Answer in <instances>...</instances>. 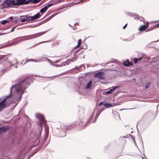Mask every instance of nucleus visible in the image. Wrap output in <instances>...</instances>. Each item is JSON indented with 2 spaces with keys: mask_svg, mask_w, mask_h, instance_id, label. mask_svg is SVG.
Segmentation results:
<instances>
[{
  "mask_svg": "<svg viewBox=\"0 0 159 159\" xmlns=\"http://www.w3.org/2000/svg\"><path fill=\"white\" fill-rule=\"evenodd\" d=\"M45 7H47V9H48V8L49 7H51V6H50V4H48L47 6H45Z\"/></svg>",
  "mask_w": 159,
  "mask_h": 159,
  "instance_id": "nucleus-41",
  "label": "nucleus"
},
{
  "mask_svg": "<svg viewBox=\"0 0 159 159\" xmlns=\"http://www.w3.org/2000/svg\"><path fill=\"white\" fill-rule=\"evenodd\" d=\"M8 22V21L7 20H2V21H1L0 22H1V24H2V25H4L6 23H7Z\"/></svg>",
  "mask_w": 159,
  "mask_h": 159,
  "instance_id": "nucleus-24",
  "label": "nucleus"
},
{
  "mask_svg": "<svg viewBox=\"0 0 159 159\" xmlns=\"http://www.w3.org/2000/svg\"><path fill=\"white\" fill-rule=\"evenodd\" d=\"M54 4H53V3H51V4H50V5L51 6H52L53 5H54Z\"/></svg>",
  "mask_w": 159,
  "mask_h": 159,
  "instance_id": "nucleus-52",
  "label": "nucleus"
},
{
  "mask_svg": "<svg viewBox=\"0 0 159 159\" xmlns=\"http://www.w3.org/2000/svg\"><path fill=\"white\" fill-rule=\"evenodd\" d=\"M132 63L129 61V60H127L126 62H123V65L125 66H131L132 65Z\"/></svg>",
  "mask_w": 159,
  "mask_h": 159,
  "instance_id": "nucleus-14",
  "label": "nucleus"
},
{
  "mask_svg": "<svg viewBox=\"0 0 159 159\" xmlns=\"http://www.w3.org/2000/svg\"><path fill=\"white\" fill-rule=\"evenodd\" d=\"M92 82L91 81H90L86 85V88L87 89L90 88L92 85Z\"/></svg>",
  "mask_w": 159,
  "mask_h": 159,
  "instance_id": "nucleus-21",
  "label": "nucleus"
},
{
  "mask_svg": "<svg viewBox=\"0 0 159 159\" xmlns=\"http://www.w3.org/2000/svg\"><path fill=\"white\" fill-rule=\"evenodd\" d=\"M30 157H28L27 159H30Z\"/></svg>",
  "mask_w": 159,
  "mask_h": 159,
  "instance_id": "nucleus-61",
  "label": "nucleus"
},
{
  "mask_svg": "<svg viewBox=\"0 0 159 159\" xmlns=\"http://www.w3.org/2000/svg\"><path fill=\"white\" fill-rule=\"evenodd\" d=\"M30 80L25 79L19 82L15 85L12 86L10 90V94L6 96V98L3 99L1 102L6 103V101L7 98H11L13 95V92L16 93L17 95L20 93L19 97L16 101L19 102L21 99L22 95L24 93L25 90L26 89V86H28L30 85Z\"/></svg>",
  "mask_w": 159,
  "mask_h": 159,
  "instance_id": "nucleus-1",
  "label": "nucleus"
},
{
  "mask_svg": "<svg viewBox=\"0 0 159 159\" xmlns=\"http://www.w3.org/2000/svg\"><path fill=\"white\" fill-rule=\"evenodd\" d=\"M33 0H27V1L26 0V5L29 4L30 2H33Z\"/></svg>",
  "mask_w": 159,
  "mask_h": 159,
  "instance_id": "nucleus-25",
  "label": "nucleus"
},
{
  "mask_svg": "<svg viewBox=\"0 0 159 159\" xmlns=\"http://www.w3.org/2000/svg\"><path fill=\"white\" fill-rule=\"evenodd\" d=\"M69 26H71V27H73L71 25H70V24H69Z\"/></svg>",
  "mask_w": 159,
  "mask_h": 159,
  "instance_id": "nucleus-57",
  "label": "nucleus"
},
{
  "mask_svg": "<svg viewBox=\"0 0 159 159\" xmlns=\"http://www.w3.org/2000/svg\"><path fill=\"white\" fill-rule=\"evenodd\" d=\"M93 113H92V114L89 117V119L88 120V122L89 123H93V122H94L96 121V120L95 119V120L93 121H92V120L93 118V116L94 115V110H93Z\"/></svg>",
  "mask_w": 159,
  "mask_h": 159,
  "instance_id": "nucleus-12",
  "label": "nucleus"
},
{
  "mask_svg": "<svg viewBox=\"0 0 159 159\" xmlns=\"http://www.w3.org/2000/svg\"><path fill=\"white\" fill-rule=\"evenodd\" d=\"M35 154H34V152H33L32 154L29 155V157L31 158Z\"/></svg>",
  "mask_w": 159,
  "mask_h": 159,
  "instance_id": "nucleus-36",
  "label": "nucleus"
},
{
  "mask_svg": "<svg viewBox=\"0 0 159 159\" xmlns=\"http://www.w3.org/2000/svg\"><path fill=\"white\" fill-rule=\"evenodd\" d=\"M80 66L83 69H85V66L83 65H81Z\"/></svg>",
  "mask_w": 159,
  "mask_h": 159,
  "instance_id": "nucleus-40",
  "label": "nucleus"
},
{
  "mask_svg": "<svg viewBox=\"0 0 159 159\" xmlns=\"http://www.w3.org/2000/svg\"><path fill=\"white\" fill-rule=\"evenodd\" d=\"M18 63V62L17 61V62H16V64H17Z\"/></svg>",
  "mask_w": 159,
  "mask_h": 159,
  "instance_id": "nucleus-64",
  "label": "nucleus"
},
{
  "mask_svg": "<svg viewBox=\"0 0 159 159\" xmlns=\"http://www.w3.org/2000/svg\"><path fill=\"white\" fill-rule=\"evenodd\" d=\"M40 17V14L39 13H38L36 14L33 16H30V17H31V21L32 22L34 20L39 19Z\"/></svg>",
  "mask_w": 159,
  "mask_h": 159,
  "instance_id": "nucleus-9",
  "label": "nucleus"
},
{
  "mask_svg": "<svg viewBox=\"0 0 159 159\" xmlns=\"http://www.w3.org/2000/svg\"><path fill=\"white\" fill-rule=\"evenodd\" d=\"M20 18H18V19H15V20H14V22H15V23H16L17 22V21H18V20H20Z\"/></svg>",
  "mask_w": 159,
  "mask_h": 159,
  "instance_id": "nucleus-33",
  "label": "nucleus"
},
{
  "mask_svg": "<svg viewBox=\"0 0 159 159\" xmlns=\"http://www.w3.org/2000/svg\"><path fill=\"white\" fill-rule=\"evenodd\" d=\"M138 61V58H135L134 59V62L135 64L137 63Z\"/></svg>",
  "mask_w": 159,
  "mask_h": 159,
  "instance_id": "nucleus-37",
  "label": "nucleus"
},
{
  "mask_svg": "<svg viewBox=\"0 0 159 159\" xmlns=\"http://www.w3.org/2000/svg\"><path fill=\"white\" fill-rule=\"evenodd\" d=\"M80 46L79 45H76L75 47V48H74V49L75 50H76V49H77V48H78Z\"/></svg>",
  "mask_w": 159,
  "mask_h": 159,
  "instance_id": "nucleus-42",
  "label": "nucleus"
},
{
  "mask_svg": "<svg viewBox=\"0 0 159 159\" xmlns=\"http://www.w3.org/2000/svg\"><path fill=\"white\" fill-rule=\"evenodd\" d=\"M4 34V33H3V34H0V35H2V34Z\"/></svg>",
  "mask_w": 159,
  "mask_h": 159,
  "instance_id": "nucleus-63",
  "label": "nucleus"
},
{
  "mask_svg": "<svg viewBox=\"0 0 159 159\" xmlns=\"http://www.w3.org/2000/svg\"><path fill=\"white\" fill-rule=\"evenodd\" d=\"M81 40L80 39L78 41L77 45H78L80 46L81 44Z\"/></svg>",
  "mask_w": 159,
  "mask_h": 159,
  "instance_id": "nucleus-30",
  "label": "nucleus"
},
{
  "mask_svg": "<svg viewBox=\"0 0 159 159\" xmlns=\"http://www.w3.org/2000/svg\"><path fill=\"white\" fill-rule=\"evenodd\" d=\"M59 61H59L58 60H56V61H55L54 62L53 61L52 62L54 63H56L59 62Z\"/></svg>",
  "mask_w": 159,
  "mask_h": 159,
  "instance_id": "nucleus-43",
  "label": "nucleus"
},
{
  "mask_svg": "<svg viewBox=\"0 0 159 159\" xmlns=\"http://www.w3.org/2000/svg\"><path fill=\"white\" fill-rule=\"evenodd\" d=\"M30 157H28L27 159H30Z\"/></svg>",
  "mask_w": 159,
  "mask_h": 159,
  "instance_id": "nucleus-60",
  "label": "nucleus"
},
{
  "mask_svg": "<svg viewBox=\"0 0 159 159\" xmlns=\"http://www.w3.org/2000/svg\"><path fill=\"white\" fill-rule=\"evenodd\" d=\"M49 134L48 128L47 127L45 128V131L44 134V137L42 142H41L40 145L43 146L45 143V141L48 137Z\"/></svg>",
  "mask_w": 159,
  "mask_h": 159,
  "instance_id": "nucleus-5",
  "label": "nucleus"
},
{
  "mask_svg": "<svg viewBox=\"0 0 159 159\" xmlns=\"http://www.w3.org/2000/svg\"><path fill=\"white\" fill-rule=\"evenodd\" d=\"M127 14L128 15L130 16H134V14L133 13H132L130 12H128L127 13Z\"/></svg>",
  "mask_w": 159,
  "mask_h": 159,
  "instance_id": "nucleus-29",
  "label": "nucleus"
},
{
  "mask_svg": "<svg viewBox=\"0 0 159 159\" xmlns=\"http://www.w3.org/2000/svg\"><path fill=\"white\" fill-rule=\"evenodd\" d=\"M26 17V21L27 22H30L31 21L30 19L31 17H30V16L28 17L27 15H23V16H20V18H22L23 17Z\"/></svg>",
  "mask_w": 159,
  "mask_h": 159,
  "instance_id": "nucleus-18",
  "label": "nucleus"
},
{
  "mask_svg": "<svg viewBox=\"0 0 159 159\" xmlns=\"http://www.w3.org/2000/svg\"><path fill=\"white\" fill-rule=\"evenodd\" d=\"M59 1V2H61V1H63V0H58Z\"/></svg>",
  "mask_w": 159,
  "mask_h": 159,
  "instance_id": "nucleus-53",
  "label": "nucleus"
},
{
  "mask_svg": "<svg viewBox=\"0 0 159 159\" xmlns=\"http://www.w3.org/2000/svg\"><path fill=\"white\" fill-rule=\"evenodd\" d=\"M110 107H112V105L111 104H110Z\"/></svg>",
  "mask_w": 159,
  "mask_h": 159,
  "instance_id": "nucleus-56",
  "label": "nucleus"
},
{
  "mask_svg": "<svg viewBox=\"0 0 159 159\" xmlns=\"http://www.w3.org/2000/svg\"><path fill=\"white\" fill-rule=\"evenodd\" d=\"M47 60L49 63H51V64L53 66H60L58 65H54L51 63V61L48 59V58L46 57H41L40 58L39 60H36L34 59H29L28 60V61H33L36 62H38L40 61H43Z\"/></svg>",
  "mask_w": 159,
  "mask_h": 159,
  "instance_id": "nucleus-4",
  "label": "nucleus"
},
{
  "mask_svg": "<svg viewBox=\"0 0 159 159\" xmlns=\"http://www.w3.org/2000/svg\"><path fill=\"white\" fill-rule=\"evenodd\" d=\"M104 73L102 72H100L95 74L94 77L96 78L102 79H103V75Z\"/></svg>",
  "mask_w": 159,
  "mask_h": 159,
  "instance_id": "nucleus-7",
  "label": "nucleus"
},
{
  "mask_svg": "<svg viewBox=\"0 0 159 159\" xmlns=\"http://www.w3.org/2000/svg\"><path fill=\"white\" fill-rule=\"evenodd\" d=\"M16 28V26H14L11 29V32H12L14 31V29H15Z\"/></svg>",
  "mask_w": 159,
  "mask_h": 159,
  "instance_id": "nucleus-39",
  "label": "nucleus"
},
{
  "mask_svg": "<svg viewBox=\"0 0 159 159\" xmlns=\"http://www.w3.org/2000/svg\"><path fill=\"white\" fill-rule=\"evenodd\" d=\"M10 127L8 126H4L0 127V133L6 132L10 129Z\"/></svg>",
  "mask_w": 159,
  "mask_h": 159,
  "instance_id": "nucleus-8",
  "label": "nucleus"
},
{
  "mask_svg": "<svg viewBox=\"0 0 159 159\" xmlns=\"http://www.w3.org/2000/svg\"><path fill=\"white\" fill-rule=\"evenodd\" d=\"M64 127H66V128H65V129H66V128H70V127H71V126H72V125H64Z\"/></svg>",
  "mask_w": 159,
  "mask_h": 159,
  "instance_id": "nucleus-31",
  "label": "nucleus"
},
{
  "mask_svg": "<svg viewBox=\"0 0 159 159\" xmlns=\"http://www.w3.org/2000/svg\"><path fill=\"white\" fill-rule=\"evenodd\" d=\"M149 84H147L145 86V88L146 89H148V88H149Z\"/></svg>",
  "mask_w": 159,
  "mask_h": 159,
  "instance_id": "nucleus-38",
  "label": "nucleus"
},
{
  "mask_svg": "<svg viewBox=\"0 0 159 159\" xmlns=\"http://www.w3.org/2000/svg\"><path fill=\"white\" fill-rule=\"evenodd\" d=\"M102 105H103L106 108H109V103H106L104 102H101L99 103V106H100Z\"/></svg>",
  "mask_w": 159,
  "mask_h": 159,
  "instance_id": "nucleus-11",
  "label": "nucleus"
},
{
  "mask_svg": "<svg viewBox=\"0 0 159 159\" xmlns=\"http://www.w3.org/2000/svg\"><path fill=\"white\" fill-rule=\"evenodd\" d=\"M9 18L11 19H12L13 18V17L12 16H11V17H9Z\"/></svg>",
  "mask_w": 159,
  "mask_h": 159,
  "instance_id": "nucleus-51",
  "label": "nucleus"
},
{
  "mask_svg": "<svg viewBox=\"0 0 159 159\" xmlns=\"http://www.w3.org/2000/svg\"><path fill=\"white\" fill-rule=\"evenodd\" d=\"M118 88V86H113L112 88L110 89V94L115 92L116 89Z\"/></svg>",
  "mask_w": 159,
  "mask_h": 159,
  "instance_id": "nucleus-17",
  "label": "nucleus"
},
{
  "mask_svg": "<svg viewBox=\"0 0 159 159\" xmlns=\"http://www.w3.org/2000/svg\"><path fill=\"white\" fill-rule=\"evenodd\" d=\"M10 5L12 4L14 6H17L16 0H8Z\"/></svg>",
  "mask_w": 159,
  "mask_h": 159,
  "instance_id": "nucleus-16",
  "label": "nucleus"
},
{
  "mask_svg": "<svg viewBox=\"0 0 159 159\" xmlns=\"http://www.w3.org/2000/svg\"><path fill=\"white\" fill-rule=\"evenodd\" d=\"M15 67L16 68H17L18 67V66H17V65H16V66H15Z\"/></svg>",
  "mask_w": 159,
  "mask_h": 159,
  "instance_id": "nucleus-59",
  "label": "nucleus"
},
{
  "mask_svg": "<svg viewBox=\"0 0 159 159\" xmlns=\"http://www.w3.org/2000/svg\"><path fill=\"white\" fill-rule=\"evenodd\" d=\"M48 10L47 7L45 6L44 7L41 9L40 10V12L41 13L43 14L44 13Z\"/></svg>",
  "mask_w": 159,
  "mask_h": 159,
  "instance_id": "nucleus-19",
  "label": "nucleus"
},
{
  "mask_svg": "<svg viewBox=\"0 0 159 159\" xmlns=\"http://www.w3.org/2000/svg\"><path fill=\"white\" fill-rule=\"evenodd\" d=\"M159 41V39L157 41H154V42H157V41Z\"/></svg>",
  "mask_w": 159,
  "mask_h": 159,
  "instance_id": "nucleus-58",
  "label": "nucleus"
},
{
  "mask_svg": "<svg viewBox=\"0 0 159 159\" xmlns=\"http://www.w3.org/2000/svg\"><path fill=\"white\" fill-rule=\"evenodd\" d=\"M61 130H62L63 131V132L61 133V137H64L66 136V132L65 130L63 129V128L62 127H61Z\"/></svg>",
  "mask_w": 159,
  "mask_h": 159,
  "instance_id": "nucleus-20",
  "label": "nucleus"
},
{
  "mask_svg": "<svg viewBox=\"0 0 159 159\" xmlns=\"http://www.w3.org/2000/svg\"><path fill=\"white\" fill-rule=\"evenodd\" d=\"M117 116H118V119H119V120H120V116H119V115L118 114V115H117Z\"/></svg>",
  "mask_w": 159,
  "mask_h": 159,
  "instance_id": "nucleus-49",
  "label": "nucleus"
},
{
  "mask_svg": "<svg viewBox=\"0 0 159 159\" xmlns=\"http://www.w3.org/2000/svg\"><path fill=\"white\" fill-rule=\"evenodd\" d=\"M35 116L36 118L39 120V136L38 137V142L36 144H34V145L32 146L31 148L34 147H35L37 146L40 143V141L41 139L40 137L41 135V133L42 129V124L45 122V119L44 116L40 113H37L36 114Z\"/></svg>",
  "mask_w": 159,
  "mask_h": 159,
  "instance_id": "nucleus-3",
  "label": "nucleus"
},
{
  "mask_svg": "<svg viewBox=\"0 0 159 159\" xmlns=\"http://www.w3.org/2000/svg\"><path fill=\"white\" fill-rule=\"evenodd\" d=\"M17 6L26 5V0H16Z\"/></svg>",
  "mask_w": 159,
  "mask_h": 159,
  "instance_id": "nucleus-10",
  "label": "nucleus"
},
{
  "mask_svg": "<svg viewBox=\"0 0 159 159\" xmlns=\"http://www.w3.org/2000/svg\"><path fill=\"white\" fill-rule=\"evenodd\" d=\"M41 0H33V3L34 4L40 2Z\"/></svg>",
  "mask_w": 159,
  "mask_h": 159,
  "instance_id": "nucleus-28",
  "label": "nucleus"
},
{
  "mask_svg": "<svg viewBox=\"0 0 159 159\" xmlns=\"http://www.w3.org/2000/svg\"><path fill=\"white\" fill-rule=\"evenodd\" d=\"M127 24H126V25H124L123 27V29H125V27L127 26Z\"/></svg>",
  "mask_w": 159,
  "mask_h": 159,
  "instance_id": "nucleus-45",
  "label": "nucleus"
},
{
  "mask_svg": "<svg viewBox=\"0 0 159 159\" xmlns=\"http://www.w3.org/2000/svg\"><path fill=\"white\" fill-rule=\"evenodd\" d=\"M6 70L5 69H3L2 70V71L3 72H4Z\"/></svg>",
  "mask_w": 159,
  "mask_h": 159,
  "instance_id": "nucleus-54",
  "label": "nucleus"
},
{
  "mask_svg": "<svg viewBox=\"0 0 159 159\" xmlns=\"http://www.w3.org/2000/svg\"><path fill=\"white\" fill-rule=\"evenodd\" d=\"M7 105L6 103L0 102V111H2Z\"/></svg>",
  "mask_w": 159,
  "mask_h": 159,
  "instance_id": "nucleus-15",
  "label": "nucleus"
},
{
  "mask_svg": "<svg viewBox=\"0 0 159 159\" xmlns=\"http://www.w3.org/2000/svg\"><path fill=\"white\" fill-rule=\"evenodd\" d=\"M142 58V57H140V58H138V61H140Z\"/></svg>",
  "mask_w": 159,
  "mask_h": 159,
  "instance_id": "nucleus-47",
  "label": "nucleus"
},
{
  "mask_svg": "<svg viewBox=\"0 0 159 159\" xmlns=\"http://www.w3.org/2000/svg\"><path fill=\"white\" fill-rule=\"evenodd\" d=\"M49 42V41H43V42H42L40 43H46V42Z\"/></svg>",
  "mask_w": 159,
  "mask_h": 159,
  "instance_id": "nucleus-44",
  "label": "nucleus"
},
{
  "mask_svg": "<svg viewBox=\"0 0 159 159\" xmlns=\"http://www.w3.org/2000/svg\"><path fill=\"white\" fill-rule=\"evenodd\" d=\"M148 25L149 23L148 22H147V25H143L141 26L139 29V30L142 31H143L146 29L148 26Z\"/></svg>",
  "mask_w": 159,
  "mask_h": 159,
  "instance_id": "nucleus-13",
  "label": "nucleus"
},
{
  "mask_svg": "<svg viewBox=\"0 0 159 159\" xmlns=\"http://www.w3.org/2000/svg\"><path fill=\"white\" fill-rule=\"evenodd\" d=\"M45 33V32H42L31 35L19 37L15 39L14 41L11 42L10 44H7L5 46H10L14 44L17 43L22 41L34 39L42 35Z\"/></svg>",
  "mask_w": 159,
  "mask_h": 159,
  "instance_id": "nucleus-2",
  "label": "nucleus"
},
{
  "mask_svg": "<svg viewBox=\"0 0 159 159\" xmlns=\"http://www.w3.org/2000/svg\"><path fill=\"white\" fill-rule=\"evenodd\" d=\"M76 28H77V27H75V28H73V30H75L76 29Z\"/></svg>",
  "mask_w": 159,
  "mask_h": 159,
  "instance_id": "nucleus-50",
  "label": "nucleus"
},
{
  "mask_svg": "<svg viewBox=\"0 0 159 159\" xmlns=\"http://www.w3.org/2000/svg\"><path fill=\"white\" fill-rule=\"evenodd\" d=\"M35 154H34V152H33L32 154L29 155V157L31 158Z\"/></svg>",
  "mask_w": 159,
  "mask_h": 159,
  "instance_id": "nucleus-34",
  "label": "nucleus"
},
{
  "mask_svg": "<svg viewBox=\"0 0 159 159\" xmlns=\"http://www.w3.org/2000/svg\"><path fill=\"white\" fill-rule=\"evenodd\" d=\"M101 112H101L98 111V112H97V113H96V116H95V120L98 117V116L100 115Z\"/></svg>",
  "mask_w": 159,
  "mask_h": 159,
  "instance_id": "nucleus-26",
  "label": "nucleus"
},
{
  "mask_svg": "<svg viewBox=\"0 0 159 159\" xmlns=\"http://www.w3.org/2000/svg\"><path fill=\"white\" fill-rule=\"evenodd\" d=\"M42 147V146L41 145H40V146L38 148L35 149L34 151V154H35L38 152L41 148Z\"/></svg>",
  "mask_w": 159,
  "mask_h": 159,
  "instance_id": "nucleus-22",
  "label": "nucleus"
},
{
  "mask_svg": "<svg viewBox=\"0 0 159 159\" xmlns=\"http://www.w3.org/2000/svg\"><path fill=\"white\" fill-rule=\"evenodd\" d=\"M6 56L5 55L0 56V60L4 58Z\"/></svg>",
  "mask_w": 159,
  "mask_h": 159,
  "instance_id": "nucleus-32",
  "label": "nucleus"
},
{
  "mask_svg": "<svg viewBox=\"0 0 159 159\" xmlns=\"http://www.w3.org/2000/svg\"><path fill=\"white\" fill-rule=\"evenodd\" d=\"M20 19V20L21 21V22H25L26 21V17H23L22 18H21Z\"/></svg>",
  "mask_w": 159,
  "mask_h": 159,
  "instance_id": "nucleus-23",
  "label": "nucleus"
},
{
  "mask_svg": "<svg viewBox=\"0 0 159 159\" xmlns=\"http://www.w3.org/2000/svg\"><path fill=\"white\" fill-rule=\"evenodd\" d=\"M109 94V90L107 91L104 92L102 93V94L103 95H107Z\"/></svg>",
  "mask_w": 159,
  "mask_h": 159,
  "instance_id": "nucleus-27",
  "label": "nucleus"
},
{
  "mask_svg": "<svg viewBox=\"0 0 159 159\" xmlns=\"http://www.w3.org/2000/svg\"><path fill=\"white\" fill-rule=\"evenodd\" d=\"M30 157H28L27 159H30Z\"/></svg>",
  "mask_w": 159,
  "mask_h": 159,
  "instance_id": "nucleus-62",
  "label": "nucleus"
},
{
  "mask_svg": "<svg viewBox=\"0 0 159 159\" xmlns=\"http://www.w3.org/2000/svg\"><path fill=\"white\" fill-rule=\"evenodd\" d=\"M77 24H78V23H75L74 24V25H77Z\"/></svg>",
  "mask_w": 159,
  "mask_h": 159,
  "instance_id": "nucleus-55",
  "label": "nucleus"
},
{
  "mask_svg": "<svg viewBox=\"0 0 159 159\" xmlns=\"http://www.w3.org/2000/svg\"><path fill=\"white\" fill-rule=\"evenodd\" d=\"M142 58V57H140V58H138V61H140Z\"/></svg>",
  "mask_w": 159,
  "mask_h": 159,
  "instance_id": "nucleus-48",
  "label": "nucleus"
},
{
  "mask_svg": "<svg viewBox=\"0 0 159 159\" xmlns=\"http://www.w3.org/2000/svg\"><path fill=\"white\" fill-rule=\"evenodd\" d=\"M35 154H34V152H33L32 154L29 155V157L31 158Z\"/></svg>",
  "mask_w": 159,
  "mask_h": 159,
  "instance_id": "nucleus-35",
  "label": "nucleus"
},
{
  "mask_svg": "<svg viewBox=\"0 0 159 159\" xmlns=\"http://www.w3.org/2000/svg\"><path fill=\"white\" fill-rule=\"evenodd\" d=\"M10 4L8 0H5L3 2L2 4L1 8L2 9H4L6 8H8L10 6Z\"/></svg>",
  "mask_w": 159,
  "mask_h": 159,
  "instance_id": "nucleus-6",
  "label": "nucleus"
},
{
  "mask_svg": "<svg viewBox=\"0 0 159 159\" xmlns=\"http://www.w3.org/2000/svg\"><path fill=\"white\" fill-rule=\"evenodd\" d=\"M9 63L10 64L11 66H14V64H11V62H9Z\"/></svg>",
  "mask_w": 159,
  "mask_h": 159,
  "instance_id": "nucleus-46",
  "label": "nucleus"
}]
</instances>
